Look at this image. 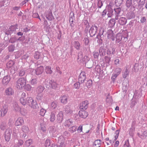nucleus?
I'll use <instances>...</instances> for the list:
<instances>
[{
    "label": "nucleus",
    "mask_w": 147,
    "mask_h": 147,
    "mask_svg": "<svg viewBox=\"0 0 147 147\" xmlns=\"http://www.w3.org/2000/svg\"><path fill=\"white\" fill-rule=\"evenodd\" d=\"M32 140L31 139H29L26 141L25 144V147H28L32 143Z\"/></svg>",
    "instance_id": "bb28decb"
},
{
    "label": "nucleus",
    "mask_w": 147,
    "mask_h": 147,
    "mask_svg": "<svg viewBox=\"0 0 147 147\" xmlns=\"http://www.w3.org/2000/svg\"><path fill=\"white\" fill-rule=\"evenodd\" d=\"M101 141L100 140H97L95 141L93 144L94 147H100L101 145Z\"/></svg>",
    "instance_id": "6ab92c4d"
},
{
    "label": "nucleus",
    "mask_w": 147,
    "mask_h": 147,
    "mask_svg": "<svg viewBox=\"0 0 147 147\" xmlns=\"http://www.w3.org/2000/svg\"><path fill=\"white\" fill-rule=\"evenodd\" d=\"M84 41L85 45H87L89 42V39L87 38H85L84 39Z\"/></svg>",
    "instance_id": "de8ad7c7"
},
{
    "label": "nucleus",
    "mask_w": 147,
    "mask_h": 147,
    "mask_svg": "<svg viewBox=\"0 0 147 147\" xmlns=\"http://www.w3.org/2000/svg\"><path fill=\"white\" fill-rule=\"evenodd\" d=\"M8 111L7 108L6 107H3L1 110V116H4L7 113Z\"/></svg>",
    "instance_id": "f3484780"
},
{
    "label": "nucleus",
    "mask_w": 147,
    "mask_h": 147,
    "mask_svg": "<svg viewBox=\"0 0 147 147\" xmlns=\"http://www.w3.org/2000/svg\"><path fill=\"white\" fill-rule=\"evenodd\" d=\"M50 145V141L49 140H46L45 142V146H49Z\"/></svg>",
    "instance_id": "8fccbe9b"
},
{
    "label": "nucleus",
    "mask_w": 147,
    "mask_h": 147,
    "mask_svg": "<svg viewBox=\"0 0 147 147\" xmlns=\"http://www.w3.org/2000/svg\"><path fill=\"white\" fill-rule=\"evenodd\" d=\"M25 73V72L24 70L23 69L21 70L19 72V75L20 76H24Z\"/></svg>",
    "instance_id": "49530a36"
},
{
    "label": "nucleus",
    "mask_w": 147,
    "mask_h": 147,
    "mask_svg": "<svg viewBox=\"0 0 147 147\" xmlns=\"http://www.w3.org/2000/svg\"><path fill=\"white\" fill-rule=\"evenodd\" d=\"M5 127V125H0V128L1 129L3 130Z\"/></svg>",
    "instance_id": "774afa93"
},
{
    "label": "nucleus",
    "mask_w": 147,
    "mask_h": 147,
    "mask_svg": "<svg viewBox=\"0 0 147 147\" xmlns=\"http://www.w3.org/2000/svg\"><path fill=\"white\" fill-rule=\"evenodd\" d=\"M105 59L107 62H109L110 60V58L107 56L105 57Z\"/></svg>",
    "instance_id": "13d9d810"
},
{
    "label": "nucleus",
    "mask_w": 147,
    "mask_h": 147,
    "mask_svg": "<svg viewBox=\"0 0 147 147\" xmlns=\"http://www.w3.org/2000/svg\"><path fill=\"white\" fill-rule=\"evenodd\" d=\"M120 10H121L120 9V8H117V9H116L115 10V12H117V11L118 12L117 13H119L120 12Z\"/></svg>",
    "instance_id": "69168bd1"
},
{
    "label": "nucleus",
    "mask_w": 147,
    "mask_h": 147,
    "mask_svg": "<svg viewBox=\"0 0 147 147\" xmlns=\"http://www.w3.org/2000/svg\"><path fill=\"white\" fill-rule=\"evenodd\" d=\"M40 55V53L38 51H36L34 55V57L36 59H38L39 58Z\"/></svg>",
    "instance_id": "72a5a7b5"
},
{
    "label": "nucleus",
    "mask_w": 147,
    "mask_h": 147,
    "mask_svg": "<svg viewBox=\"0 0 147 147\" xmlns=\"http://www.w3.org/2000/svg\"><path fill=\"white\" fill-rule=\"evenodd\" d=\"M34 101V100L32 97H28V98L27 104L31 108L34 109H36L38 107V105L37 102H34V104L33 105H32V104Z\"/></svg>",
    "instance_id": "20e7f679"
},
{
    "label": "nucleus",
    "mask_w": 147,
    "mask_h": 147,
    "mask_svg": "<svg viewBox=\"0 0 147 147\" xmlns=\"http://www.w3.org/2000/svg\"><path fill=\"white\" fill-rule=\"evenodd\" d=\"M90 60V58L87 56H85L84 57L83 59V61L86 62H88Z\"/></svg>",
    "instance_id": "09e8293b"
},
{
    "label": "nucleus",
    "mask_w": 147,
    "mask_h": 147,
    "mask_svg": "<svg viewBox=\"0 0 147 147\" xmlns=\"http://www.w3.org/2000/svg\"><path fill=\"white\" fill-rule=\"evenodd\" d=\"M119 59H116L115 61V64L116 65H118L119 64Z\"/></svg>",
    "instance_id": "e2e57ef3"
},
{
    "label": "nucleus",
    "mask_w": 147,
    "mask_h": 147,
    "mask_svg": "<svg viewBox=\"0 0 147 147\" xmlns=\"http://www.w3.org/2000/svg\"><path fill=\"white\" fill-rule=\"evenodd\" d=\"M20 103L23 105H25L27 104L28 100L26 99V94L24 93L22 94L21 97L20 99Z\"/></svg>",
    "instance_id": "0eeeda50"
},
{
    "label": "nucleus",
    "mask_w": 147,
    "mask_h": 147,
    "mask_svg": "<svg viewBox=\"0 0 147 147\" xmlns=\"http://www.w3.org/2000/svg\"><path fill=\"white\" fill-rule=\"evenodd\" d=\"M32 16L34 18H37L38 17V18L40 19H40L38 13H34L33 14Z\"/></svg>",
    "instance_id": "6e6d98bb"
},
{
    "label": "nucleus",
    "mask_w": 147,
    "mask_h": 147,
    "mask_svg": "<svg viewBox=\"0 0 147 147\" xmlns=\"http://www.w3.org/2000/svg\"><path fill=\"white\" fill-rule=\"evenodd\" d=\"M77 131L79 133L81 132L82 131V126L81 125L77 129Z\"/></svg>",
    "instance_id": "5fc2aeb1"
},
{
    "label": "nucleus",
    "mask_w": 147,
    "mask_h": 147,
    "mask_svg": "<svg viewBox=\"0 0 147 147\" xmlns=\"http://www.w3.org/2000/svg\"><path fill=\"white\" fill-rule=\"evenodd\" d=\"M63 113L62 111H60L57 115L56 121L58 123H61L63 121Z\"/></svg>",
    "instance_id": "39448f33"
},
{
    "label": "nucleus",
    "mask_w": 147,
    "mask_h": 147,
    "mask_svg": "<svg viewBox=\"0 0 147 147\" xmlns=\"http://www.w3.org/2000/svg\"><path fill=\"white\" fill-rule=\"evenodd\" d=\"M16 40V39L15 38H12L10 39L9 41L11 43H13L15 42Z\"/></svg>",
    "instance_id": "4d7b16f0"
},
{
    "label": "nucleus",
    "mask_w": 147,
    "mask_h": 147,
    "mask_svg": "<svg viewBox=\"0 0 147 147\" xmlns=\"http://www.w3.org/2000/svg\"><path fill=\"white\" fill-rule=\"evenodd\" d=\"M27 133L22 131L21 132L20 134V138L22 139H24L26 136Z\"/></svg>",
    "instance_id": "473e14b6"
},
{
    "label": "nucleus",
    "mask_w": 147,
    "mask_h": 147,
    "mask_svg": "<svg viewBox=\"0 0 147 147\" xmlns=\"http://www.w3.org/2000/svg\"><path fill=\"white\" fill-rule=\"evenodd\" d=\"M92 81L91 80H88L86 83V86L88 88H90L92 85Z\"/></svg>",
    "instance_id": "a19ab883"
},
{
    "label": "nucleus",
    "mask_w": 147,
    "mask_h": 147,
    "mask_svg": "<svg viewBox=\"0 0 147 147\" xmlns=\"http://www.w3.org/2000/svg\"><path fill=\"white\" fill-rule=\"evenodd\" d=\"M76 130V128L75 126H73L69 128V131L71 133H73Z\"/></svg>",
    "instance_id": "58836bf2"
},
{
    "label": "nucleus",
    "mask_w": 147,
    "mask_h": 147,
    "mask_svg": "<svg viewBox=\"0 0 147 147\" xmlns=\"http://www.w3.org/2000/svg\"><path fill=\"white\" fill-rule=\"evenodd\" d=\"M24 142L23 140H22L21 139H20L18 141V144L20 145H22L23 144Z\"/></svg>",
    "instance_id": "052dcab7"
},
{
    "label": "nucleus",
    "mask_w": 147,
    "mask_h": 147,
    "mask_svg": "<svg viewBox=\"0 0 147 147\" xmlns=\"http://www.w3.org/2000/svg\"><path fill=\"white\" fill-rule=\"evenodd\" d=\"M24 123V120L21 117H18L15 123V125L16 126H19L22 125Z\"/></svg>",
    "instance_id": "1a4fd4ad"
},
{
    "label": "nucleus",
    "mask_w": 147,
    "mask_h": 147,
    "mask_svg": "<svg viewBox=\"0 0 147 147\" xmlns=\"http://www.w3.org/2000/svg\"><path fill=\"white\" fill-rule=\"evenodd\" d=\"M26 80L24 78L19 79L16 82V87L18 89H22L26 84Z\"/></svg>",
    "instance_id": "f257e3e1"
},
{
    "label": "nucleus",
    "mask_w": 147,
    "mask_h": 147,
    "mask_svg": "<svg viewBox=\"0 0 147 147\" xmlns=\"http://www.w3.org/2000/svg\"><path fill=\"white\" fill-rule=\"evenodd\" d=\"M8 51L10 52H13L15 49V47L14 45H11L9 46L8 47Z\"/></svg>",
    "instance_id": "f704fd0d"
},
{
    "label": "nucleus",
    "mask_w": 147,
    "mask_h": 147,
    "mask_svg": "<svg viewBox=\"0 0 147 147\" xmlns=\"http://www.w3.org/2000/svg\"><path fill=\"white\" fill-rule=\"evenodd\" d=\"M80 83H81L79 82L75 83L74 85V88L77 89H78L80 87Z\"/></svg>",
    "instance_id": "79ce46f5"
},
{
    "label": "nucleus",
    "mask_w": 147,
    "mask_h": 147,
    "mask_svg": "<svg viewBox=\"0 0 147 147\" xmlns=\"http://www.w3.org/2000/svg\"><path fill=\"white\" fill-rule=\"evenodd\" d=\"M128 74L127 71H126L124 74L123 75V77L124 78H125L128 75Z\"/></svg>",
    "instance_id": "680f3d73"
},
{
    "label": "nucleus",
    "mask_w": 147,
    "mask_h": 147,
    "mask_svg": "<svg viewBox=\"0 0 147 147\" xmlns=\"http://www.w3.org/2000/svg\"><path fill=\"white\" fill-rule=\"evenodd\" d=\"M49 84L51 87L53 89H55L57 87V83L54 80H52L50 81Z\"/></svg>",
    "instance_id": "aec40b11"
},
{
    "label": "nucleus",
    "mask_w": 147,
    "mask_h": 147,
    "mask_svg": "<svg viewBox=\"0 0 147 147\" xmlns=\"http://www.w3.org/2000/svg\"><path fill=\"white\" fill-rule=\"evenodd\" d=\"M86 75L84 72H81L79 76L78 82L81 83H83L85 80Z\"/></svg>",
    "instance_id": "423d86ee"
},
{
    "label": "nucleus",
    "mask_w": 147,
    "mask_h": 147,
    "mask_svg": "<svg viewBox=\"0 0 147 147\" xmlns=\"http://www.w3.org/2000/svg\"><path fill=\"white\" fill-rule=\"evenodd\" d=\"M97 27L96 26H92L90 28L89 31L90 36H94L96 32Z\"/></svg>",
    "instance_id": "6e6552de"
},
{
    "label": "nucleus",
    "mask_w": 147,
    "mask_h": 147,
    "mask_svg": "<svg viewBox=\"0 0 147 147\" xmlns=\"http://www.w3.org/2000/svg\"><path fill=\"white\" fill-rule=\"evenodd\" d=\"M51 106L52 109H54L57 107V103L55 102H52L51 104Z\"/></svg>",
    "instance_id": "37998d69"
},
{
    "label": "nucleus",
    "mask_w": 147,
    "mask_h": 147,
    "mask_svg": "<svg viewBox=\"0 0 147 147\" xmlns=\"http://www.w3.org/2000/svg\"><path fill=\"white\" fill-rule=\"evenodd\" d=\"M116 70L117 71H119V73H118V74H114L113 76H112V78H111L112 79H115L117 78V77L118 75L120 74V72H121V69L119 68H117L116 69Z\"/></svg>",
    "instance_id": "c9c22d12"
},
{
    "label": "nucleus",
    "mask_w": 147,
    "mask_h": 147,
    "mask_svg": "<svg viewBox=\"0 0 147 147\" xmlns=\"http://www.w3.org/2000/svg\"><path fill=\"white\" fill-rule=\"evenodd\" d=\"M140 22L141 23H145L146 21V19L145 17H141L140 20Z\"/></svg>",
    "instance_id": "ea45409f"
},
{
    "label": "nucleus",
    "mask_w": 147,
    "mask_h": 147,
    "mask_svg": "<svg viewBox=\"0 0 147 147\" xmlns=\"http://www.w3.org/2000/svg\"><path fill=\"white\" fill-rule=\"evenodd\" d=\"M60 100L61 103L65 104L67 102L68 97L66 95H63L61 97Z\"/></svg>",
    "instance_id": "4468645a"
},
{
    "label": "nucleus",
    "mask_w": 147,
    "mask_h": 147,
    "mask_svg": "<svg viewBox=\"0 0 147 147\" xmlns=\"http://www.w3.org/2000/svg\"><path fill=\"white\" fill-rule=\"evenodd\" d=\"M31 87L30 85L28 84L26 85L25 87V89L27 91H30L31 90Z\"/></svg>",
    "instance_id": "c03bdc74"
},
{
    "label": "nucleus",
    "mask_w": 147,
    "mask_h": 147,
    "mask_svg": "<svg viewBox=\"0 0 147 147\" xmlns=\"http://www.w3.org/2000/svg\"><path fill=\"white\" fill-rule=\"evenodd\" d=\"M74 46L77 50H78L80 47V44L78 42L75 41L74 42Z\"/></svg>",
    "instance_id": "c756f323"
},
{
    "label": "nucleus",
    "mask_w": 147,
    "mask_h": 147,
    "mask_svg": "<svg viewBox=\"0 0 147 147\" xmlns=\"http://www.w3.org/2000/svg\"><path fill=\"white\" fill-rule=\"evenodd\" d=\"M119 134V131L117 130L115 131L114 135V137L112 138L113 142L115 141L118 138Z\"/></svg>",
    "instance_id": "393cba45"
},
{
    "label": "nucleus",
    "mask_w": 147,
    "mask_h": 147,
    "mask_svg": "<svg viewBox=\"0 0 147 147\" xmlns=\"http://www.w3.org/2000/svg\"><path fill=\"white\" fill-rule=\"evenodd\" d=\"M132 1L131 0H127L126 2V5L127 7H129L132 5Z\"/></svg>",
    "instance_id": "4c0bfd02"
},
{
    "label": "nucleus",
    "mask_w": 147,
    "mask_h": 147,
    "mask_svg": "<svg viewBox=\"0 0 147 147\" xmlns=\"http://www.w3.org/2000/svg\"><path fill=\"white\" fill-rule=\"evenodd\" d=\"M99 56V54L98 52H96L94 53V57L95 58H98Z\"/></svg>",
    "instance_id": "864d4df0"
},
{
    "label": "nucleus",
    "mask_w": 147,
    "mask_h": 147,
    "mask_svg": "<svg viewBox=\"0 0 147 147\" xmlns=\"http://www.w3.org/2000/svg\"><path fill=\"white\" fill-rule=\"evenodd\" d=\"M65 113L67 115L71 114L72 113V110L69 108L68 106H65Z\"/></svg>",
    "instance_id": "b1692460"
},
{
    "label": "nucleus",
    "mask_w": 147,
    "mask_h": 147,
    "mask_svg": "<svg viewBox=\"0 0 147 147\" xmlns=\"http://www.w3.org/2000/svg\"><path fill=\"white\" fill-rule=\"evenodd\" d=\"M5 93L7 95H10L13 94V92L11 88H8L6 90Z\"/></svg>",
    "instance_id": "a211bd4d"
},
{
    "label": "nucleus",
    "mask_w": 147,
    "mask_h": 147,
    "mask_svg": "<svg viewBox=\"0 0 147 147\" xmlns=\"http://www.w3.org/2000/svg\"><path fill=\"white\" fill-rule=\"evenodd\" d=\"M59 147H65V145L63 143H60Z\"/></svg>",
    "instance_id": "338daca9"
},
{
    "label": "nucleus",
    "mask_w": 147,
    "mask_h": 147,
    "mask_svg": "<svg viewBox=\"0 0 147 147\" xmlns=\"http://www.w3.org/2000/svg\"><path fill=\"white\" fill-rule=\"evenodd\" d=\"M55 119V113L52 112L50 115V120L51 122H53Z\"/></svg>",
    "instance_id": "4be33fe9"
},
{
    "label": "nucleus",
    "mask_w": 147,
    "mask_h": 147,
    "mask_svg": "<svg viewBox=\"0 0 147 147\" xmlns=\"http://www.w3.org/2000/svg\"><path fill=\"white\" fill-rule=\"evenodd\" d=\"M46 111L45 110L42 109H41L40 110V114L42 116H44L45 115V113H46Z\"/></svg>",
    "instance_id": "e433bc0d"
},
{
    "label": "nucleus",
    "mask_w": 147,
    "mask_h": 147,
    "mask_svg": "<svg viewBox=\"0 0 147 147\" xmlns=\"http://www.w3.org/2000/svg\"><path fill=\"white\" fill-rule=\"evenodd\" d=\"M44 90V87L41 86H40L37 88L36 92L38 94H39L42 92Z\"/></svg>",
    "instance_id": "5701e85b"
},
{
    "label": "nucleus",
    "mask_w": 147,
    "mask_h": 147,
    "mask_svg": "<svg viewBox=\"0 0 147 147\" xmlns=\"http://www.w3.org/2000/svg\"><path fill=\"white\" fill-rule=\"evenodd\" d=\"M113 11L112 10L109 12L107 14L108 17L109 18L111 17L113 15Z\"/></svg>",
    "instance_id": "603ef678"
},
{
    "label": "nucleus",
    "mask_w": 147,
    "mask_h": 147,
    "mask_svg": "<svg viewBox=\"0 0 147 147\" xmlns=\"http://www.w3.org/2000/svg\"><path fill=\"white\" fill-rule=\"evenodd\" d=\"M31 84L32 85H34L37 83V80L36 79H32L31 81Z\"/></svg>",
    "instance_id": "a18cd8bd"
},
{
    "label": "nucleus",
    "mask_w": 147,
    "mask_h": 147,
    "mask_svg": "<svg viewBox=\"0 0 147 147\" xmlns=\"http://www.w3.org/2000/svg\"><path fill=\"white\" fill-rule=\"evenodd\" d=\"M10 77L8 76H5L3 80L2 83L4 85L7 84L10 80Z\"/></svg>",
    "instance_id": "2eb2a0df"
},
{
    "label": "nucleus",
    "mask_w": 147,
    "mask_h": 147,
    "mask_svg": "<svg viewBox=\"0 0 147 147\" xmlns=\"http://www.w3.org/2000/svg\"><path fill=\"white\" fill-rule=\"evenodd\" d=\"M13 110L16 112H20V113L23 115L25 113V109H21L16 103L13 104Z\"/></svg>",
    "instance_id": "f03ea898"
},
{
    "label": "nucleus",
    "mask_w": 147,
    "mask_h": 147,
    "mask_svg": "<svg viewBox=\"0 0 147 147\" xmlns=\"http://www.w3.org/2000/svg\"><path fill=\"white\" fill-rule=\"evenodd\" d=\"M12 133V129L10 128L7 129L4 134V137L5 141L9 142L11 139V134Z\"/></svg>",
    "instance_id": "7ed1b4c3"
},
{
    "label": "nucleus",
    "mask_w": 147,
    "mask_h": 147,
    "mask_svg": "<svg viewBox=\"0 0 147 147\" xmlns=\"http://www.w3.org/2000/svg\"><path fill=\"white\" fill-rule=\"evenodd\" d=\"M135 130V127L133 126H132L130 128L129 133L130 135H132L134 132Z\"/></svg>",
    "instance_id": "2f4dec72"
},
{
    "label": "nucleus",
    "mask_w": 147,
    "mask_h": 147,
    "mask_svg": "<svg viewBox=\"0 0 147 147\" xmlns=\"http://www.w3.org/2000/svg\"><path fill=\"white\" fill-rule=\"evenodd\" d=\"M122 39V36L121 35L117 34L116 36V41L117 42H119Z\"/></svg>",
    "instance_id": "7c9ffc66"
},
{
    "label": "nucleus",
    "mask_w": 147,
    "mask_h": 147,
    "mask_svg": "<svg viewBox=\"0 0 147 147\" xmlns=\"http://www.w3.org/2000/svg\"><path fill=\"white\" fill-rule=\"evenodd\" d=\"M105 140L106 142H109V143H112V141L111 140H109V138H107L105 139Z\"/></svg>",
    "instance_id": "0e129e2a"
},
{
    "label": "nucleus",
    "mask_w": 147,
    "mask_h": 147,
    "mask_svg": "<svg viewBox=\"0 0 147 147\" xmlns=\"http://www.w3.org/2000/svg\"><path fill=\"white\" fill-rule=\"evenodd\" d=\"M119 142L118 141H116L115 144H114V147H117L118 146H119Z\"/></svg>",
    "instance_id": "bf43d9fd"
},
{
    "label": "nucleus",
    "mask_w": 147,
    "mask_h": 147,
    "mask_svg": "<svg viewBox=\"0 0 147 147\" xmlns=\"http://www.w3.org/2000/svg\"><path fill=\"white\" fill-rule=\"evenodd\" d=\"M127 22V20L124 17H121L120 18L119 20V24L121 25H125Z\"/></svg>",
    "instance_id": "dca6fc26"
},
{
    "label": "nucleus",
    "mask_w": 147,
    "mask_h": 147,
    "mask_svg": "<svg viewBox=\"0 0 147 147\" xmlns=\"http://www.w3.org/2000/svg\"><path fill=\"white\" fill-rule=\"evenodd\" d=\"M138 136L142 139H144L147 136V132L146 131H141L138 133Z\"/></svg>",
    "instance_id": "f8f14e48"
},
{
    "label": "nucleus",
    "mask_w": 147,
    "mask_h": 147,
    "mask_svg": "<svg viewBox=\"0 0 147 147\" xmlns=\"http://www.w3.org/2000/svg\"><path fill=\"white\" fill-rule=\"evenodd\" d=\"M89 103L87 100L82 101L80 105V108L82 109H86L88 107V105Z\"/></svg>",
    "instance_id": "9d476101"
},
{
    "label": "nucleus",
    "mask_w": 147,
    "mask_h": 147,
    "mask_svg": "<svg viewBox=\"0 0 147 147\" xmlns=\"http://www.w3.org/2000/svg\"><path fill=\"white\" fill-rule=\"evenodd\" d=\"M44 68L42 66H40L35 70L36 74L37 75L41 74L43 71Z\"/></svg>",
    "instance_id": "ddd939ff"
},
{
    "label": "nucleus",
    "mask_w": 147,
    "mask_h": 147,
    "mask_svg": "<svg viewBox=\"0 0 147 147\" xmlns=\"http://www.w3.org/2000/svg\"><path fill=\"white\" fill-rule=\"evenodd\" d=\"M71 123V122L69 120H67L65 121V126L69 127L70 126V124Z\"/></svg>",
    "instance_id": "3c124183"
},
{
    "label": "nucleus",
    "mask_w": 147,
    "mask_h": 147,
    "mask_svg": "<svg viewBox=\"0 0 147 147\" xmlns=\"http://www.w3.org/2000/svg\"><path fill=\"white\" fill-rule=\"evenodd\" d=\"M23 132L28 133L29 132V129L28 127L24 125L22 126V128Z\"/></svg>",
    "instance_id": "c85d7f7f"
},
{
    "label": "nucleus",
    "mask_w": 147,
    "mask_h": 147,
    "mask_svg": "<svg viewBox=\"0 0 147 147\" xmlns=\"http://www.w3.org/2000/svg\"><path fill=\"white\" fill-rule=\"evenodd\" d=\"M14 64V62L12 61H9L7 64V66L8 68L12 67Z\"/></svg>",
    "instance_id": "cd10ccee"
},
{
    "label": "nucleus",
    "mask_w": 147,
    "mask_h": 147,
    "mask_svg": "<svg viewBox=\"0 0 147 147\" xmlns=\"http://www.w3.org/2000/svg\"><path fill=\"white\" fill-rule=\"evenodd\" d=\"M115 23V20L114 19H111L109 21L108 24L110 27L113 26Z\"/></svg>",
    "instance_id": "a878e982"
},
{
    "label": "nucleus",
    "mask_w": 147,
    "mask_h": 147,
    "mask_svg": "<svg viewBox=\"0 0 147 147\" xmlns=\"http://www.w3.org/2000/svg\"><path fill=\"white\" fill-rule=\"evenodd\" d=\"M45 72L47 74H51L52 73L53 71L51 69V68L49 66L46 67L45 70Z\"/></svg>",
    "instance_id": "412c9836"
},
{
    "label": "nucleus",
    "mask_w": 147,
    "mask_h": 147,
    "mask_svg": "<svg viewBox=\"0 0 147 147\" xmlns=\"http://www.w3.org/2000/svg\"><path fill=\"white\" fill-rule=\"evenodd\" d=\"M79 116L83 118H86L88 115L87 112L83 110L80 111L78 113Z\"/></svg>",
    "instance_id": "9b49d317"
}]
</instances>
